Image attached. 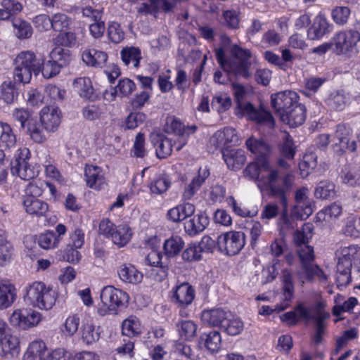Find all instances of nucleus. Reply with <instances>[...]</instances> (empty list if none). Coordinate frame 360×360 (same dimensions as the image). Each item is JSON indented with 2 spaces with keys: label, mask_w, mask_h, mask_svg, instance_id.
Instances as JSON below:
<instances>
[{
  "label": "nucleus",
  "mask_w": 360,
  "mask_h": 360,
  "mask_svg": "<svg viewBox=\"0 0 360 360\" xmlns=\"http://www.w3.org/2000/svg\"><path fill=\"white\" fill-rule=\"evenodd\" d=\"M243 174L250 179H256L261 191H269L271 195L277 198L283 207L282 219L288 226L287 193L292 184V176L283 174L280 169L269 167L264 161L259 169L257 164L250 163L243 170Z\"/></svg>",
  "instance_id": "f257e3e1"
},
{
  "label": "nucleus",
  "mask_w": 360,
  "mask_h": 360,
  "mask_svg": "<svg viewBox=\"0 0 360 360\" xmlns=\"http://www.w3.org/2000/svg\"><path fill=\"white\" fill-rule=\"evenodd\" d=\"M58 295L53 286L41 281H34L24 288L23 300L32 307L42 311L51 310Z\"/></svg>",
  "instance_id": "f03ea898"
},
{
  "label": "nucleus",
  "mask_w": 360,
  "mask_h": 360,
  "mask_svg": "<svg viewBox=\"0 0 360 360\" xmlns=\"http://www.w3.org/2000/svg\"><path fill=\"white\" fill-rule=\"evenodd\" d=\"M43 59L38 58L32 51H20L14 60L13 79L23 84H28L32 75L37 76L40 73V67Z\"/></svg>",
  "instance_id": "7ed1b4c3"
},
{
  "label": "nucleus",
  "mask_w": 360,
  "mask_h": 360,
  "mask_svg": "<svg viewBox=\"0 0 360 360\" xmlns=\"http://www.w3.org/2000/svg\"><path fill=\"white\" fill-rule=\"evenodd\" d=\"M101 302L97 304V312L101 316L108 313L116 314L120 309L126 308L129 295L125 291L112 285L104 287L100 294Z\"/></svg>",
  "instance_id": "20e7f679"
},
{
  "label": "nucleus",
  "mask_w": 360,
  "mask_h": 360,
  "mask_svg": "<svg viewBox=\"0 0 360 360\" xmlns=\"http://www.w3.org/2000/svg\"><path fill=\"white\" fill-rule=\"evenodd\" d=\"M297 254L302 264V270L299 272L300 278L304 283V280L311 281L317 277L320 281H326L327 276L319 268L314 264L315 258L314 248L310 245H301L297 248Z\"/></svg>",
  "instance_id": "39448f33"
},
{
  "label": "nucleus",
  "mask_w": 360,
  "mask_h": 360,
  "mask_svg": "<svg viewBox=\"0 0 360 360\" xmlns=\"http://www.w3.org/2000/svg\"><path fill=\"white\" fill-rule=\"evenodd\" d=\"M30 151L27 148H19L16 151L15 159L11 163V171L13 175H16L23 180H30L38 176L40 165L30 163Z\"/></svg>",
  "instance_id": "423d86ee"
},
{
  "label": "nucleus",
  "mask_w": 360,
  "mask_h": 360,
  "mask_svg": "<svg viewBox=\"0 0 360 360\" xmlns=\"http://www.w3.org/2000/svg\"><path fill=\"white\" fill-rule=\"evenodd\" d=\"M43 320L41 312L27 307L15 309L8 316L10 325L20 330H28L37 327Z\"/></svg>",
  "instance_id": "0eeeda50"
},
{
  "label": "nucleus",
  "mask_w": 360,
  "mask_h": 360,
  "mask_svg": "<svg viewBox=\"0 0 360 360\" xmlns=\"http://www.w3.org/2000/svg\"><path fill=\"white\" fill-rule=\"evenodd\" d=\"M359 32L353 30L338 32L332 39L333 52L337 55H346L348 57L359 53L357 42L359 41Z\"/></svg>",
  "instance_id": "6e6552de"
},
{
  "label": "nucleus",
  "mask_w": 360,
  "mask_h": 360,
  "mask_svg": "<svg viewBox=\"0 0 360 360\" xmlns=\"http://www.w3.org/2000/svg\"><path fill=\"white\" fill-rule=\"evenodd\" d=\"M245 93V91H235L238 108H240L243 113L246 115L250 120L258 124L265 125L269 129L274 128L275 121L269 111L266 110L262 105L259 108H256L250 103H242L239 101Z\"/></svg>",
  "instance_id": "1a4fd4ad"
},
{
  "label": "nucleus",
  "mask_w": 360,
  "mask_h": 360,
  "mask_svg": "<svg viewBox=\"0 0 360 360\" xmlns=\"http://www.w3.org/2000/svg\"><path fill=\"white\" fill-rule=\"evenodd\" d=\"M245 244V235L242 231H229L217 237V249L227 255L240 252Z\"/></svg>",
  "instance_id": "9d476101"
},
{
  "label": "nucleus",
  "mask_w": 360,
  "mask_h": 360,
  "mask_svg": "<svg viewBox=\"0 0 360 360\" xmlns=\"http://www.w3.org/2000/svg\"><path fill=\"white\" fill-rule=\"evenodd\" d=\"M231 53L235 59L229 65L230 72L244 78L249 77L250 75L249 68L251 64L250 58L252 56L250 51L235 44L231 49Z\"/></svg>",
  "instance_id": "9b49d317"
},
{
  "label": "nucleus",
  "mask_w": 360,
  "mask_h": 360,
  "mask_svg": "<svg viewBox=\"0 0 360 360\" xmlns=\"http://www.w3.org/2000/svg\"><path fill=\"white\" fill-rule=\"evenodd\" d=\"M12 115L15 120L20 123L22 128H27L34 141L37 143L45 141L46 136L36 121L32 119L30 111L25 108H15Z\"/></svg>",
  "instance_id": "f8f14e48"
},
{
  "label": "nucleus",
  "mask_w": 360,
  "mask_h": 360,
  "mask_svg": "<svg viewBox=\"0 0 360 360\" xmlns=\"http://www.w3.org/2000/svg\"><path fill=\"white\" fill-rule=\"evenodd\" d=\"M333 150L341 154L346 150L353 152L356 150V141L352 139L351 129L345 125H338L332 139Z\"/></svg>",
  "instance_id": "ddd939ff"
},
{
  "label": "nucleus",
  "mask_w": 360,
  "mask_h": 360,
  "mask_svg": "<svg viewBox=\"0 0 360 360\" xmlns=\"http://www.w3.org/2000/svg\"><path fill=\"white\" fill-rule=\"evenodd\" d=\"M84 181L87 187L100 191L108 186L105 170L98 166L86 165L84 167Z\"/></svg>",
  "instance_id": "4468645a"
},
{
  "label": "nucleus",
  "mask_w": 360,
  "mask_h": 360,
  "mask_svg": "<svg viewBox=\"0 0 360 360\" xmlns=\"http://www.w3.org/2000/svg\"><path fill=\"white\" fill-rule=\"evenodd\" d=\"M21 351L20 337L8 333L0 338V356L12 360L19 356Z\"/></svg>",
  "instance_id": "2eb2a0df"
},
{
  "label": "nucleus",
  "mask_w": 360,
  "mask_h": 360,
  "mask_svg": "<svg viewBox=\"0 0 360 360\" xmlns=\"http://www.w3.org/2000/svg\"><path fill=\"white\" fill-rule=\"evenodd\" d=\"M308 190L306 188H302L295 193V202L292 214L301 220L307 219L312 213V200L308 197Z\"/></svg>",
  "instance_id": "dca6fc26"
},
{
  "label": "nucleus",
  "mask_w": 360,
  "mask_h": 360,
  "mask_svg": "<svg viewBox=\"0 0 360 360\" xmlns=\"http://www.w3.org/2000/svg\"><path fill=\"white\" fill-rule=\"evenodd\" d=\"M39 118L43 128L46 131L54 132L60 124L62 113L58 107L48 105L40 110Z\"/></svg>",
  "instance_id": "f3484780"
},
{
  "label": "nucleus",
  "mask_w": 360,
  "mask_h": 360,
  "mask_svg": "<svg viewBox=\"0 0 360 360\" xmlns=\"http://www.w3.org/2000/svg\"><path fill=\"white\" fill-rule=\"evenodd\" d=\"M296 91H277L271 96V105L272 108L281 116L298 101Z\"/></svg>",
  "instance_id": "a211bd4d"
},
{
  "label": "nucleus",
  "mask_w": 360,
  "mask_h": 360,
  "mask_svg": "<svg viewBox=\"0 0 360 360\" xmlns=\"http://www.w3.org/2000/svg\"><path fill=\"white\" fill-rule=\"evenodd\" d=\"M210 169L207 166L200 167L191 181L185 187L183 198L186 200H191L199 191L206 179L210 176Z\"/></svg>",
  "instance_id": "6ab92c4d"
},
{
  "label": "nucleus",
  "mask_w": 360,
  "mask_h": 360,
  "mask_svg": "<svg viewBox=\"0 0 360 360\" xmlns=\"http://www.w3.org/2000/svg\"><path fill=\"white\" fill-rule=\"evenodd\" d=\"M283 282V301L275 306V311H281L287 309L293 297L294 285L292 276L290 270L284 269L282 271Z\"/></svg>",
  "instance_id": "aec40b11"
},
{
  "label": "nucleus",
  "mask_w": 360,
  "mask_h": 360,
  "mask_svg": "<svg viewBox=\"0 0 360 360\" xmlns=\"http://www.w3.org/2000/svg\"><path fill=\"white\" fill-rule=\"evenodd\" d=\"M281 119L292 127L302 124L306 119V108L297 102L285 112H281Z\"/></svg>",
  "instance_id": "412c9836"
},
{
  "label": "nucleus",
  "mask_w": 360,
  "mask_h": 360,
  "mask_svg": "<svg viewBox=\"0 0 360 360\" xmlns=\"http://www.w3.org/2000/svg\"><path fill=\"white\" fill-rule=\"evenodd\" d=\"M106 52L96 49H86L82 53V61L89 67L103 68L108 60Z\"/></svg>",
  "instance_id": "4be33fe9"
},
{
  "label": "nucleus",
  "mask_w": 360,
  "mask_h": 360,
  "mask_svg": "<svg viewBox=\"0 0 360 360\" xmlns=\"http://www.w3.org/2000/svg\"><path fill=\"white\" fill-rule=\"evenodd\" d=\"M52 352H47L46 343L43 340H34L28 345L22 360H46Z\"/></svg>",
  "instance_id": "5701e85b"
},
{
  "label": "nucleus",
  "mask_w": 360,
  "mask_h": 360,
  "mask_svg": "<svg viewBox=\"0 0 360 360\" xmlns=\"http://www.w3.org/2000/svg\"><path fill=\"white\" fill-rule=\"evenodd\" d=\"M119 278L125 283L136 285L143 278V274L131 264H122L117 269Z\"/></svg>",
  "instance_id": "b1692460"
},
{
  "label": "nucleus",
  "mask_w": 360,
  "mask_h": 360,
  "mask_svg": "<svg viewBox=\"0 0 360 360\" xmlns=\"http://www.w3.org/2000/svg\"><path fill=\"white\" fill-rule=\"evenodd\" d=\"M227 316H231V314L221 309H213L203 311L201 319L204 324L222 328Z\"/></svg>",
  "instance_id": "393cba45"
},
{
  "label": "nucleus",
  "mask_w": 360,
  "mask_h": 360,
  "mask_svg": "<svg viewBox=\"0 0 360 360\" xmlns=\"http://www.w3.org/2000/svg\"><path fill=\"white\" fill-rule=\"evenodd\" d=\"M101 333V328L93 320H86L81 327V339L84 344L91 345L99 340Z\"/></svg>",
  "instance_id": "a878e982"
},
{
  "label": "nucleus",
  "mask_w": 360,
  "mask_h": 360,
  "mask_svg": "<svg viewBox=\"0 0 360 360\" xmlns=\"http://www.w3.org/2000/svg\"><path fill=\"white\" fill-rule=\"evenodd\" d=\"M223 158L228 167L232 170L240 169L245 162L246 157L242 149H225L222 150Z\"/></svg>",
  "instance_id": "bb28decb"
},
{
  "label": "nucleus",
  "mask_w": 360,
  "mask_h": 360,
  "mask_svg": "<svg viewBox=\"0 0 360 360\" xmlns=\"http://www.w3.org/2000/svg\"><path fill=\"white\" fill-rule=\"evenodd\" d=\"M121 60L129 68H139L142 59L141 51L137 46H125L120 51Z\"/></svg>",
  "instance_id": "cd10ccee"
},
{
  "label": "nucleus",
  "mask_w": 360,
  "mask_h": 360,
  "mask_svg": "<svg viewBox=\"0 0 360 360\" xmlns=\"http://www.w3.org/2000/svg\"><path fill=\"white\" fill-rule=\"evenodd\" d=\"M16 299V289L8 281H0V310L7 309Z\"/></svg>",
  "instance_id": "c85d7f7f"
},
{
  "label": "nucleus",
  "mask_w": 360,
  "mask_h": 360,
  "mask_svg": "<svg viewBox=\"0 0 360 360\" xmlns=\"http://www.w3.org/2000/svg\"><path fill=\"white\" fill-rule=\"evenodd\" d=\"M209 218L205 213H200L184 223L185 231L189 236H195L203 231L209 224Z\"/></svg>",
  "instance_id": "c756f323"
},
{
  "label": "nucleus",
  "mask_w": 360,
  "mask_h": 360,
  "mask_svg": "<svg viewBox=\"0 0 360 360\" xmlns=\"http://www.w3.org/2000/svg\"><path fill=\"white\" fill-rule=\"evenodd\" d=\"M23 206L27 214L37 217H44L49 209L46 202L31 197H24Z\"/></svg>",
  "instance_id": "7c9ffc66"
},
{
  "label": "nucleus",
  "mask_w": 360,
  "mask_h": 360,
  "mask_svg": "<svg viewBox=\"0 0 360 360\" xmlns=\"http://www.w3.org/2000/svg\"><path fill=\"white\" fill-rule=\"evenodd\" d=\"M132 234L129 225L120 224L115 226L110 240L118 248H123L130 241Z\"/></svg>",
  "instance_id": "2f4dec72"
},
{
  "label": "nucleus",
  "mask_w": 360,
  "mask_h": 360,
  "mask_svg": "<svg viewBox=\"0 0 360 360\" xmlns=\"http://www.w3.org/2000/svg\"><path fill=\"white\" fill-rule=\"evenodd\" d=\"M295 308L298 321H316L319 315L321 314H327L321 307V304H318L316 307L314 308L312 307H305L304 304L300 303Z\"/></svg>",
  "instance_id": "473e14b6"
},
{
  "label": "nucleus",
  "mask_w": 360,
  "mask_h": 360,
  "mask_svg": "<svg viewBox=\"0 0 360 360\" xmlns=\"http://www.w3.org/2000/svg\"><path fill=\"white\" fill-rule=\"evenodd\" d=\"M174 297L180 305L187 306L195 297V290L188 283H183L176 288Z\"/></svg>",
  "instance_id": "72a5a7b5"
},
{
  "label": "nucleus",
  "mask_w": 360,
  "mask_h": 360,
  "mask_svg": "<svg viewBox=\"0 0 360 360\" xmlns=\"http://www.w3.org/2000/svg\"><path fill=\"white\" fill-rule=\"evenodd\" d=\"M200 343L203 344L210 353H217L219 352L221 344V334L217 330L205 333L200 336Z\"/></svg>",
  "instance_id": "f704fd0d"
},
{
  "label": "nucleus",
  "mask_w": 360,
  "mask_h": 360,
  "mask_svg": "<svg viewBox=\"0 0 360 360\" xmlns=\"http://www.w3.org/2000/svg\"><path fill=\"white\" fill-rule=\"evenodd\" d=\"M14 249L12 244L7 240L4 230L0 229V266L9 264L13 256Z\"/></svg>",
  "instance_id": "c9c22d12"
},
{
  "label": "nucleus",
  "mask_w": 360,
  "mask_h": 360,
  "mask_svg": "<svg viewBox=\"0 0 360 360\" xmlns=\"http://www.w3.org/2000/svg\"><path fill=\"white\" fill-rule=\"evenodd\" d=\"M80 317L77 314H70L60 326L59 330L62 337L71 338L78 330Z\"/></svg>",
  "instance_id": "e433bc0d"
},
{
  "label": "nucleus",
  "mask_w": 360,
  "mask_h": 360,
  "mask_svg": "<svg viewBox=\"0 0 360 360\" xmlns=\"http://www.w3.org/2000/svg\"><path fill=\"white\" fill-rule=\"evenodd\" d=\"M206 200L210 205H217L222 202L226 197V188L219 184L211 185L204 190Z\"/></svg>",
  "instance_id": "4c0bfd02"
},
{
  "label": "nucleus",
  "mask_w": 360,
  "mask_h": 360,
  "mask_svg": "<svg viewBox=\"0 0 360 360\" xmlns=\"http://www.w3.org/2000/svg\"><path fill=\"white\" fill-rule=\"evenodd\" d=\"M16 136L11 127L5 122H0V148L10 149L15 146Z\"/></svg>",
  "instance_id": "58836bf2"
},
{
  "label": "nucleus",
  "mask_w": 360,
  "mask_h": 360,
  "mask_svg": "<svg viewBox=\"0 0 360 360\" xmlns=\"http://www.w3.org/2000/svg\"><path fill=\"white\" fill-rule=\"evenodd\" d=\"M144 249L146 254V264L156 266L158 264V238L156 235L149 237L145 240Z\"/></svg>",
  "instance_id": "ea45409f"
},
{
  "label": "nucleus",
  "mask_w": 360,
  "mask_h": 360,
  "mask_svg": "<svg viewBox=\"0 0 360 360\" xmlns=\"http://www.w3.org/2000/svg\"><path fill=\"white\" fill-rule=\"evenodd\" d=\"M49 57L62 68L70 65L72 53L68 49L57 46L51 50Z\"/></svg>",
  "instance_id": "a19ab883"
},
{
  "label": "nucleus",
  "mask_w": 360,
  "mask_h": 360,
  "mask_svg": "<svg viewBox=\"0 0 360 360\" xmlns=\"http://www.w3.org/2000/svg\"><path fill=\"white\" fill-rule=\"evenodd\" d=\"M184 247V241L179 236H172L163 244V251L166 256L171 257L177 255Z\"/></svg>",
  "instance_id": "79ce46f5"
},
{
  "label": "nucleus",
  "mask_w": 360,
  "mask_h": 360,
  "mask_svg": "<svg viewBox=\"0 0 360 360\" xmlns=\"http://www.w3.org/2000/svg\"><path fill=\"white\" fill-rule=\"evenodd\" d=\"M328 24L326 18L318 16L307 32L308 37L311 40H315L322 37L327 32Z\"/></svg>",
  "instance_id": "37998d69"
},
{
  "label": "nucleus",
  "mask_w": 360,
  "mask_h": 360,
  "mask_svg": "<svg viewBox=\"0 0 360 360\" xmlns=\"http://www.w3.org/2000/svg\"><path fill=\"white\" fill-rule=\"evenodd\" d=\"M141 332V325L137 317L130 316L123 321L122 333L124 335L134 337L139 335Z\"/></svg>",
  "instance_id": "c03bdc74"
},
{
  "label": "nucleus",
  "mask_w": 360,
  "mask_h": 360,
  "mask_svg": "<svg viewBox=\"0 0 360 360\" xmlns=\"http://www.w3.org/2000/svg\"><path fill=\"white\" fill-rule=\"evenodd\" d=\"M12 24L15 31L16 37L20 39H29L33 34L32 25L22 19H13Z\"/></svg>",
  "instance_id": "a18cd8bd"
},
{
  "label": "nucleus",
  "mask_w": 360,
  "mask_h": 360,
  "mask_svg": "<svg viewBox=\"0 0 360 360\" xmlns=\"http://www.w3.org/2000/svg\"><path fill=\"white\" fill-rule=\"evenodd\" d=\"M37 241L41 248L50 250L58 246L60 238L56 237V234L53 231H46L39 236Z\"/></svg>",
  "instance_id": "49530a36"
},
{
  "label": "nucleus",
  "mask_w": 360,
  "mask_h": 360,
  "mask_svg": "<svg viewBox=\"0 0 360 360\" xmlns=\"http://www.w3.org/2000/svg\"><path fill=\"white\" fill-rule=\"evenodd\" d=\"M245 144L248 150L258 157L264 158L269 153V147L263 140L250 138Z\"/></svg>",
  "instance_id": "de8ad7c7"
},
{
  "label": "nucleus",
  "mask_w": 360,
  "mask_h": 360,
  "mask_svg": "<svg viewBox=\"0 0 360 360\" xmlns=\"http://www.w3.org/2000/svg\"><path fill=\"white\" fill-rule=\"evenodd\" d=\"M341 213V205L334 202L319 211L316 214V218L319 221H329L333 218H337Z\"/></svg>",
  "instance_id": "09e8293b"
},
{
  "label": "nucleus",
  "mask_w": 360,
  "mask_h": 360,
  "mask_svg": "<svg viewBox=\"0 0 360 360\" xmlns=\"http://www.w3.org/2000/svg\"><path fill=\"white\" fill-rule=\"evenodd\" d=\"M107 35L110 41L119 44L124 40L125 34L120 23L110 21L107 27Z\"/></svg>",
  "instance_id": "8fccbe9b"
},
{
  "label": "nucleus",
  "mask_w": 360,
  "mask_h": 360,
  "mask_svg": "<svg viewBox=\"0 0 360 360\" xmlns=\"http://www.w3.org/2000/svg\"><path fill=\"white\" fill-rule=\"evenodd\" d=\"M244 325L238 317L227 316L222 328L230 335H236L243 330Z\"/></svg>",
  "instance_id": "3c124183"
},
{
  "label": "nucleus",
  "mask_w": 360,
  "mask_h": 360,
  "mask_svg": "<svg viewBox=\"0 0 360 360\" xmlns=\"http://www.w3.org/2000/svg\"><path fill=\"white\" fill-rule=\"evenodd\" d=\"M314 195L318 198L328 199L335 195V185L329 181H321L316 186Z\"/></svg>",
  "instance_id": "603ef678"
},
{
  "label": "nucleus",
  "mask_w": 360,
  "mask_h": 360,
  "mask_svg": "<svg viewBox=\"0 0 360 360\" xmlns=\"http://www.w3.org/2000/svg\"><path fill=\"white\" fill-rule=\"evenodd\" d=\"M52 29L56 32H63L69 28L72 20L66 14L57 13L51 17Z\"/></svg>",
  "instance_id": "864d4df0"
},
{
  "label": "nucleus",
  "mask_w": 360,
  "mask_h": 360,
  "mask_svg": "<svg viewBox=\"0 0 360 360\" xmlns=\"http://www.w3.org/2000/svg\"><path fill=\"white\" fill-rule=\"evenodd\" d=\"M45 184L46 181L41 179H36L30 182L25 188L24 197L39 198L45 190Z\"/></svg>",
  "instance_id": "5fc2aeb1"
},
{
  "label": "nucleus",
  "mask_w": 360,
  "mask_h": 360,
  "mask_svg": "<svg viewBox=\"0 0 360 360\" xmlns=\"http://www.w3.org/2000/svg\"><path fill=\"white\" fill-rule=\"evenodd\" d=\"M178 328L179 335L184 340H191L196 334L197 325L192 321H182Z\"/></svg>",
  "instance_id": "6e6d98bb"
},
{
  "label": "nucleus",
  "mask_w": 360,
  "mask_h": 360,
  "mask_svg": "<svg viewBox=\"0 0 360 360\" xmlns=\"http://www.w3.org/2000/svg\"><path fill=\"white\" fill-rule=\"evenodd\" d=\"M163 129L167 133H174L182 136L184 135V125L174 116H167Z\"/></svg>",
  "instance_id": "4d7b16f0"
},
{
  "label": "nucleus",
  "mask_w": 360,
  "mask_h": 360,
  "mask_svg": "<svg viewBox=\"0 0 360 360\" xmlns=\"http://www.w3.org/2000/svg\"><path fill=\"white\" fill-rule=\"evenodd\" d=\"M316 159L317 156L313 153H307L304 155L302 162L299 165L302 176H307L316 167Z\"/></svg>",
  "instance_id": "13d9d810"
},
{
  "label": "nucleus",
  "mask_w": 360,
  "mask_h": 360,
  "mask_svg": "<svg viewBox=\"0 0 360 360\" xmlns=\"http://www.w3.org/2000/svg\"><path fill=\"white\" fill-rule=\"evenodd\" d=\"M1 6L4 8L11 21L16 19L15 16L23 9L22 4L18 0H1Z\"/></svg>",
  "instance_id": "bf43d9fd"
},
{
  "label": "nucleus",
  "mask_w": 360,
  "mask_h": 360,
  "mask_svg": "<svg viewBox=\"0 0 360 360\" xmlns=\"http://www.w3.org/2000/svg\"><path fill=\"white\" fill-rule=\"evenodd\" d=\"M240 13L236 10H226L223 11L222 16L226 25L232 30H238L240 23Z\"/></svg>",
  "instance_id": "052dcab7"
},
{
  "label": "nucleus",
  "mask_w": 360,
  "mask_h": 360,
  "mask_svg": "<svg viewBox=\"0 0 360 360\" xmlns=\"http://www.w3.org/2000/svg\"><path fill=\"white\" fill-rule=\"evenodd\" d=\"M175 352L181 357L189 360H199L200 356L197 351L193 350L190 345L183 342L175 344Z\"/></svg>",
  "instance_id": "680f3d73"
},
{
  "label": "nucleus",
  "mask_w": 360,
  "mask_h": 360,
  "mask_svg": "<svg viewBox=\"0 0 360 360\" xmlns=\"http://www.w3.org/2000/svg\"><path fill=\"white\" fill-rule=\"evenodd\" d=\"M60 70L61 68L51 58L46 63L43 60L42 65L40 67V72L44 78L47 79L56 76Z\"/></svg>",
  "instance_id": "e2e57ef3"
},
{
  "label": "nucleus",
  "mask_w": 360,
  "mask_h": 360,
  "mask_svg": "<svg viewBox=\"0 0 360 360\" xmlns=\"http://www.w3.org/2000/svg\"><path fill=\"white\" fill-rule=\"evenodd\" d=\"M136 11L139 15H150L156 18L158 17V0H148L147 2H143L137 8Z\"/></svg>",
  "instance_id": "0e129e2a"
},
{
  "label": "nucleus",
  "mask_w": 360,
  "mask_h": 360,
  "mask_svg": "<svg viewBox=\"0 0 360 360\" xmlns=\"http://www.w3.org/2000/svg\"><path fill=\"white\" fill-rule=\"evenodd\" d=\"M311 225L307 224L303 226L302 231L298 230L295 233L294 241L298 248L301 245H308L309 239L311 237Z\"/></svg>",
  "instance_id": "69168bd1"
},
{
  "label": "nucleus",
  "mask_w": 360,
  "mask_h": 360,
  "mask_svg": "<svg viewBox=\"0 0 360 360\" xmlns=\"http://www.w3.org/2000/svg\"><path fill=\"white\" fill-rule=\"evenodd\" d=\"M55 38V44L59 46L71 47L76 44L77 37L72 32H59Z\"/></svg>",
  "instance_id": "338daca9"
},
{
  "label": "nucleus",
  "mask_w": 360,
  "mask_h": 360,
  "mask_svg": "<svg viewBox=\"0 0 360 360\" xmlns=\"http://www.w3.org/2000/svg\"><path fill=\"white\" fill-rule=\"evenodd\" d=\"M47 95L48 91H27L23 96L27 105L34 107L42 104Z\"/></svg>",
  "instance_id": "774afa93"
}]
</instances>
